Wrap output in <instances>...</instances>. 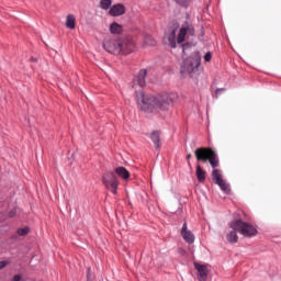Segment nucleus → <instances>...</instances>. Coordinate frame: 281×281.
I'll list each match as a JSON object with an SVG mask.
<instances>
[{"label":"nucleus","instance_id":"423d86ee","mask_svg":"<svg viewBox=\"0 0 281 281\" xmlns=\"http://www.w3.org/2000/svg\"><path fill=\"white\" fill-rule=\"evenodd\" d=\"M103 183L110 192L113 194H117V186H120V181H117V178L115 177H104Z\"/></svg>","mask_w":281,"mask_h":281},{"label":"nucleus","instance_id":"0eeeda50","mask_svg":"<svg viewBox=\"0 0 281 281\" xmlns=\"http://www.w3.org/2000/svg\"><path fill=\"white\" fill-rule=\"evenodd\" d=\"M194 269L198 271L199 281H207V276L210 273V270L207 269V265H201L199 262H194Z\"/></svg>","mask_w":281,"mask_h":281},{"label":"nucleus","instance_id":"aec40b11","mask_svg":"<svg viewBox=\"0 0 281 281\" xmlns=\"http://www.w3.org/2000/svg\"><path fill=\"white\" fill-rule=\"evenodd\" d=\"M111 3H112L111 0H101V1H100V8H101L102 10H110Z\"/></svg>","mask_w":281,"mask_h":281},{"label":"nucleus","instance_id":"cd10ccee","mask_svg":"<svg viewBox=\"0 0 281 281\" xmlns=\"http://www.w3.org/2000/svg\"><path fill=\"white\" fill-rule=\"evenodd\" d=\"M15 214H16V210H11V211L9 212L10 218H13V216H15Z\"/></svg>","mask_w":281,"mask_h":281},{"label":"nucleus","instance_id":"7ed1b4c3","mask_svg":"<svg viewBox=\"0 0 281 281\" xmlns=\"http://www.w3.org/2000/svg\"><path fill=\"white\" fill-rule=\"evenodd\" d=\"M194 155L199 161H209L211 168H218V155L211 148H198L195 149Z\"/></svg>","mask_w":281,"mask_h":281},{"label":"nucleus","instance_id":"f03ea898","mask_svg":"<svg viewBox=\"0 0 281 281\" xmlns=\"http://www.w3.org/2000/svg\"><path fill=\"white\" fill-rule=\"evenodd\" d=\"M201 67V53L194 52L183 59L180 66V75L182 78H194L199 74Z\"/></svg>","mask_w":281,"mask_h":281},{"label":"nucleus","instance_id":"7c9ffc66","mask_svg":"<svg viewBox=\"0 0 281 281\" xmlns=\"http://www.w3.org/2000/svg\"><path fill=\"white\" fill-rule=\"evenodd\" d=\"M187 159H192V154H189V155L187 156Z\"/></svg>","mask_w":281,"mask_h":281},{"label":"nucleus","instance_id":"20e7f679","mask_svg":"<svg viewBox=\"0 0 281 281\" xmlns=\"http://www.w3.org/2000/svg\"><path fill=\"white\" fill-rule=\"evenodd\" d=\"M229 227L231 229H237V232L246 238H251V236H256L258 234V231L256 227H254V225L243 222V220L231 222Z\"/></svg>","mask_w":281,"mask_h":281},{"label":"nucleus","instance_id":"f257e3e1","mask_svg":"<svg viewBox=\"0 0 281 281\" xmlns=\"http://www.w3.org/2000/svg\"><path fill=\"white\" fill-rule=\"evenodd\" d=\"M177 100H179L177 92H162L157 97H148L144 94V91H136V102L140 111L145 113L168 111Z\"/></svg>","mask_w":281,"mask_h":281},{"label":"nucleus","instance_id":"473e14b6","mask_svg":"<svg viewBox=\"0 0 281 281\" xmlns=\"http://www.w3.org/2000/svg\"><path fill=\"white\" fill-rule=\"evenodd\" d=\"M125 180H128V177H124Z\"/></svg>","mask_w":281,"mask_h":281},{"label":"nucleus","instance_id":"f8f14e48","mask_svg":"<svg viewBox=\"0 0 281 281\" xmlns=\"http://www.w3.org/2000/svg\"><path fill=\"white\" fill-rule=\"evenodd\" d=\"M135 52V42L132 40H126L122 42V52L121 54H133Z\"/></svg>","mask_w":281,"mask_h":281},{"label":"nucleus","instance_id":"39448f33","mask_svg":"<svg viewBox=\"0 0 281 281\" xmlns=\"http://www.w3.org/2000/svg\"><path fill=\"white\" fill-rule=\"evenodd\" d=\"M103 47L109 54H122V41L120 40H105Z\"/></svg>","mask_w":281,"mask_h":281},{"label":"nucleus","instance_id":"2eb2a0df","mask_svg":"<svg viewBox=\"0 0 281 281\" xmlns=\"http://www.w3.org/2000/svg\"><path fill=\"white\" fill-rule=\"evenodd\" d=\"M66 27L68 30H76V15L68 14L66 16Z\"/></svg>","mask_w":281,"mask_h":281},{"label":"nucleus","instance_id":"a211bd4d","mask_svg":"<svg viewBox=\"0 0 281 281\" xmlns=\"http://www.w3.org/2000/svg\"><path fill=\"white\" fill-rule=\"evenodd\" d=\"M186 36H188V29L187 27H181L180 32L178 34V37H177V43L179 45H181V43H183V41H186Z\"/></svg>","mask_w":281,"mask_h":281},{"label":"nucleus","instance_id":"dca6fc26","mask_svg":"<svg viewBox=\"0 0 281 281\" xmlns=\"http://www.w3.org/2000/svg\"><path fill=\"white\" fill-rule=\"evenodd\" d=\"M110 32L111 34H122V32H124V27L120 23L113 22L110 25Z\"/></svg>","mask_w":281,"mask_h":281},{"label":"nucleus","instance_id":"6ab92c4d","mask_svg":"<svg viewBox=\"0 0 281 281\" xmlns=\"http://www.w3.org/2000/svg\"><path fill=\"white\" fill-rule=\"evenodd\" d=\"M236 232L238 229H233L226 235L228 243H238V234Z\"/></svg>","mask_w":281,"mask_h":281},{"label":"nucleus","instance_id":"5701e85b","mask_svg":"<svg viewBox=\"0 0 281 281\" xmlns=\"http://www.w3.org/2000/svg\"><path fill=\"white\" fill-rule=\"evenodd\" d=\"M192 0H175V2L178 4V5H181L182 8H188V5H190V2Z\"/></svg>","mask_w":281,"mask_h":281},{"label":"nucleus","instance_id":"393cba45","mask_svg":"<svg viewBox=\"0 0 281 281\" xmlns=\"http://www.w3.org/2000/svg\"><path fill=\"white\" fill-rule=\"evenodd\" d=\"M212 177H223V172L218 169L212 171Z\"/></svg>","mask_w":281,"mask_h":281},{"label":"nucleus","instance_id":"412c9836","mask_svg":"<svg viewBox=\"0 0 281 281\" xmlns=\"http://www.w3.org/2000/svg\"><path fill=\"white\" fill-rule=\"evenodd\" d=\"M145 45H150L151 47L157 45V42L151 35H146L145 36Z\"/></svg>","mask_w":281,"mask_h":281},{"label":"nucleus","instance_id":"9b49d317","mask_svg":"<svg viewBox=\"0 0 281 281\" xmlns=\"http://www.w3.org/2000/svg\"><path fill=\"white\" fill-rule=\"evenodd\" d=\"M148 74V70L140 69L138 75L136 76L134 80V85H138V87L144 88L146 87V75Z\"/></svg>","mask_w":281,"mask_h":281},{"label":"nucleus","instance_id":"4468645a","mask_svg":"<svg viewBox=\"0 0 281 281\" xmlns=\"http://www.w3.org/2000/svg\"><path fill=\"white\" fill-rule=\"evenodd\" d=\"M150 139L155 145L156 150H159V148H161V137L159 135V132H153L150 134Z\"/></svg>","mask_w":281,"mask_h":281},{"label":"nucleus","instance_id":"b1692460","mask_svg":"<svg viewBox=\"0 0 281 281\" xmlns=\"http://www.w3.org/2000/svg\"><path fill=\"white\" fill-rule=\"evenodd\" d=\"M196 177H205V170L201 168V166H196Z\"/></svg>","mask_w":281,"mask_h":281},{"label":"nucleus","instance_id":"bb28decb","mask_svg":"<svg viewBox=\"0 0 281 281\" xmlns=\"http://www.w3.org/2000/svg\"><path fill=\"white\" fill-rule=\"evenodd\" d=\"M9 262L8 261H0V269H5L8 267Z\"/></svg>","mask_w":281,"mask_h":281},{"label":"nucleus","instance_id":"6e6552de","mask_svg":"<svg viewBox=\"0 0 281 281\" xmlns=\"http://www.w3.org/2000/svg\"><path fill=\"white\" fill-rule=\"evenodd\" d=\"M167 40V44L175 49L177 47V27L172 26L169 29V33L165 34V41Z\"/></svg>","mask_w":281,"mask_h":281},{"label":"nucleus","instance_id":"ddd939ff","mask_svg":"<svg viewBox=\"0 0 281 281\" xmlns=\"http://www.w3.org/2000/svg\"><path fill=\"white\" fill-rule=\"evenodd\" d=\"M214 183L220 186L221 190H223V192H225V194H229V192H232L228 183L223 179V177H215Z\"/></svg>","mask_w":281,"mask_h":281},{"label":"nucleus","instance_id":"9d476101","mask_svg":"<svg viewBox=\"0 0 281 281\" xmlns=\"http://www.w3.org/2000/svg\"><path fill=\"white\" fill-rule=\"evenodd\" d=\"M181 236L186 243H189V245H192L194 243V234L192 232L188 231V222L183 223L182 229H181Z\"/></svg>","mask_w":281,"mask_h":281},{"label":"nucleus","instance_id":"2f4dec72","mask_svg":"<svg viewBox=\"0 0 281 281\" xmlns=\"http://www.w3.org/2000/svg\"><path fill=\"white\" fill-rule=\"evenodd\" d=\"M220 91H224V89H217V90H216V93L218 94Z\"/></svg>","mask_w":281,"mask_h":281},{"label":"nucleus","instance_id":"f3484780","mask_svg":"<svg viewBox=\"0 0 281 281\" xmlns=\"http://www.w3.org/2000/svg\"><path fill=\"white\" fill-rule=\"evenodd\" d=\"M115 175H117V177H131V172L124 167H117L114 172H112V177H115Z\"/></svg>","mask_w":281,"mask_h":281},{"label":"nucleus","instance_id":"4be33fe9","mask_svg":"<svg viewBox=\"0 0 281 281\" xmlns=\"http://www.w3.org/2000/svg\"><path fill=\"white\" fill-rule=\"evenodd\" d=\"M16 234L18 236H27L30 234V227L19 228Z\"/></svg>","mask_w":281,"mask_h":281},{"label":"nucleus","instance_id":"c756f323","mask_svg":"<svg viewBox=\"0 0 281 281\" xmlns=\"http://www.w3.org/2000/svg\"><path fill=\"white\" fill-rule=\"evenodd\" d=\"M199 183H205V177H198Z\"/></svg>","mask_w":281,"mask_h":281},{"label":"nucleus","instance_id":"a878e982","mask_svg":"<svg viewBox=\"0 0 281 281\" xmlns=\"http://www.w3.org/2000/svg\"><path fill=\"white\" fill-rule=\"evenodd\" d=\"M204 60H205V63H210V60H212V53L207 52V53L204 55Z\"/></svg>","mask_w":281,"mask_h":281},{"label":"nucleus","instance_id":"1a4fd4ad","mask_svg":"<svg viewBox=\"0 0 281 281\" xmlns=\"http://www.w3.org/2000/svg\"><path fill=\"white\" fill-rule=\"evenodd\" d=\"M110 16H122L126 14V7L122 3L113 4L109 11Z\"/></svg>","mask_w":281,"mask_h":281},{"label":"nucleus","instance_id":"c85d7f7f","mask_svg":"<svg viewBox=\"0 0 281 281\" xmlns=\"http://www.w3.org/2000/svg\"><path fill=\"white\" fill-rule=\"evenodd\" d=\"M21 279H22L21 274H15L12 281H21Z\"/></svg>","mask_w":281,"mask_h":281}]
</instances>
